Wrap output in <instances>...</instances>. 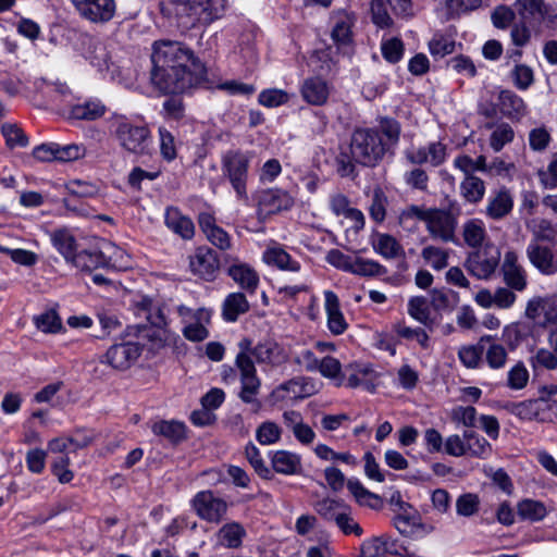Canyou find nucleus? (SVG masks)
I'll list each match as a JSON object with an SVG mask.
<instances>
[{"mask_svg":"<svg viewBox=\"0 0 557 557\" xmlns=\"http://www.w3.org/2000/svg\"><path fill=\"white\" fill-rule=\"evenodd\" d=\"M150 82L162 94H180L199 84L206 67L184 44L162 39L152 46Z\"/></svg>","mask_w":557,"mask_h":557,"instance_id":"f257e3e1","label":"nucleus"},{"mask_svg":"<svg viewBox=\"0 0 557 557\" xmlns=\"http://www.w3.org/2000/svg\"><path fill=\"white\" fill-rule=\"evenodd\" d=\"M239 351L235 358V366L239 372L240 389L239 399L250 405L252 412H258L262 404L259 400L261 380L257 374V369L252 358L259 364L278 367L286 362L287 355L284 348L273 341H264L252 346L249 338H243L238 343Z\"/></svg>","mask_w":557,"mask_h":557,"instance_id":"f03ea898","label":"nucleus"},{"mask_svg":"<svg viewBox=\"0 0 557 557\" xmlns=\"http://www.w3.org/2000/svg\"><path fill=\"white\" fill-rule=\"evenodd\" d=\"M400 132L399 122L392 117L381 119L377 127L355 129L350 138L352 160L363 166L377 165L397 146Z\"/></svg>","mask_w":557,"mask_h":557,"instance_id":"7ed1b4c3","label":"nucleus"},{"mask_svg":"<svg viewBox=\"0 0 557 557\" xmlns=\"http://www.w3.org/2000/svg\"><path fill=\"white\" fill-rule=\"evenodd\" d=\"M252 154L240 149H230L221 156V173L232 186L236 198L248 200L247 184Z\"/></svg>","mask_w":557,"mask_h":557,"instance_id":"20e7f679","label":"nucleus"},{"mask_svg":"<svg viewBox=\"0 0 557 557\" xmlns=\"http://www.w3.org/2000/svg\"><path fill=\"white\" fill-rule=\"evenodd\" d=\"M114 135L120 146L129 153L144 156L150 152L152 137L146 124H135L121 117L115 123Z\"/></svg>","mask_w":557,"mask_h":557,"instance_id":"39448f33","label":"nucleus"},{"mask_svg":"<svg viewBox=\"0 0 557 557\" xmlns=\"http://www.w3.org/2000/svg\"><path fill=\"white\" fill-rule=\"evenodd\" d=\"M170 4L175 5L176 14L187 13L193 18V23L200 22L209 24L224 14L227 1L207 0L206 3H196L190 1L173 2L172 0L162 1L160 2V9L163 14H171V11L166 8Z\"/></svg>","mask_w":557,"mask_h":557,"instance_id":"423d86ee","label":"nucleus"},{"mask_svg":"<svg viewBox=\"0 0 557 557\" xmlns=\"http://www.w3.org/2000/svg\"><path fill=\"white\" fill-rule=\"evenodd\" d=\"M458 213L449 209L430 208L425 230L430 237L442 243H457Z\"/></svg>","mask_w":557,"mask_h":557,"instance_id":"0eeeda50","label":"nucleus"},{"mask_svg":"<svg viewBox=\"0 0 557 557\" xmlns=\"http://www.w3.org/2000/svg\"><path fill=\"white\" fill-rule=\"evenodd\" d=\"M500 251L492 244L470 252L465 261L469 273L479 280H488L499 265Z\"/></svg>","mask_w":557,"mask_h":557,"instance_id":"6e6552de","label":"nucleus"},{"mask_svg":"<svg viewBox=\"0 0 557 557\" xmlns=\"http://www.w3.org/2000/svg\"><path fill=\"white\" fill-rule=\"evenodd\" d=\"M524 317L542 327L557 324V297L546 295L530 298L525 306Z\"/></svg>","mask_w":557,"mask_h":557,"instance_id":"1a4fd4ad","label":"nucleus"},{"mask_svg":"<svg viewBox=\"0 0 557 557\" xmlns=\"http://www.w3.org/2000/svg\"><path fill=\"white\" fill-rule=\"evenodd\" d=\"M191 506L200 519L211 523L221 522L228 508L227 503L216 497L211 491L197 493L191 500Z\"/></svg>","mask_w":557,"mask_h":557,"instance_id":"9d476101","label":"nucleus"},{"mask_svg":"<svg viewBox=\"0 0 557 557\" xmlns=\"http://www.w3.org/2000/svg\"><path fill=\"white\" fill-rule=\"evenodd\" d=\"M78 14L94 24H106L116 13L115 0H70Z\"/></svg>","mask_w":557,"mask_h":557,"instance_id":"9b49d317","label":"nucleus"},{"mask_svg":"<svg viewBox=\"0 0 557 557\" xmlns=\"http://www.w3.org/2000/svg\"><path fill=\"white\" fill-rule=\"evenodd\" d=\"M140 354L141 347L139 344L124 342L112 345L107 352L101 356L100 362L116 370H126L138 359Z\"/></svg>","mask_w":557,"mask_h":557,"instance_id":"f8f14e48","label":"nucleus"},{"mask_svg":"<svg viewBox=\"0 0 557 557\" xmlns=\"http://www.w3.org/2000/svg\"><path fill=\"white\" fill-rule=\"evenodd\" d=\"M407 161L413 165H442L447 158V147L441 141H432L426 146L410 147L405 151Z\"/></svg>","mask_w":557,"mask_h":557,"instance_id":"ddd939ff","label":"nucleus"},{"mask_svg":"<svg viewBox=\"0 0 557 557\" xmlns=\"http://www.w3.org/2000/svg\"><path fill=\"white\" fill-rule=\"evenodd\" d=\"M529 262L543 275L557 273V249L531 240L525 250Z\"/></svg>","mask_w":557,"mask_h":557,"instance_id":"4468645a","label":"nucleus"},{"mask_svg":"<svg viewBox=\"0 0 557 557\" xmlns=\"http://www.w3.org/2000/svg\"><path fill=\"white\" fill-rule=\"evenodd\" d=\"M500 271L506 286L517 292H523L527 288L528 274L519 263V256L516 251L508 250L505 252Z\"/></svg>","mask_w":557,"mask_h":557,"instance_id":"2eb2a0df","label":"nucleus"},{"mask_svg":"<svg viewBox=\"0 0 557 557\" xmlns=\"http://www.w3.org/2000/svg\"><path fill=\"white\" fill-rule=\"evenodd\" d=\"M315 393L314 383L304 376H297L280 384L272 393L276 400L302 399Z\"/></svg>","mask_w":557,"mask_h":557,"instance_id":"dca6fc26","label":"nucleus"},{"mask_svg":"<svg viewBox=\"0 0 557 557\" xmlns=\"http://www.w3.org/2000/svg\"><path fill=\"white\" fill-rule=\"evenodd\" d=\"M189 267L194 274L211 281L219 269V259L209 247H198L189 258Z\"/></svg>","mask_w":557,"mask_h":557,"instance_id":"f3484780","label":"nucleus"},{"mask_svg":"<svg viewBox=\"0 0 557 557\" xmlns=\"http://www.w3.org/2000/svg\"><path fill=\"white\" fill-rule=\"evenodd\" d=\"M293 206L294 198L287 191L278 188L262 191L258 201V210L264 214H275L289 210Z\"/></svg>","mask_w":557,"mask_h":557,"instance_id":"a211bd4d","label":"nucleus"},{"mask_svg":"<svg viewBox=\"0 0 557 557\" xmlns=\"http://www.w3.org/2000/svg\"><path fill=\"white\" fill-rule=\"evenodd\" d=\"M199 226L207 239L216 248L227 250L232 247L230 234L216 225L215 219L210 213H201L198 219Z\"/></svg>","mask_w":557,"mask_h":557,"instance_id":"6ab92c4d","label":"nucleus"},{"mask_svg":"<svg viewBox=\"0 0 557 557\" xmlns=\"http://www.w3.org/2000/svg\"><path fill=\"white\" fill-rule=\"evenodd\" d=\"M331 88L327 82L319 76L306 78L300 87L302 99L312 106H323L326 103Z\"/></svg>","mask_w":557,"mask_h":557,"instance_id":"aec40b11","label":"nucleus"},{"mask_svg":"<svg viewBox=\"0 0 557 557\" xmlns=\"http://www.w3.org/2000/svg\"><path fill=\"white\" fill-rule=\"evenodd\" d=\"M262 260L270 267H275L281 271L299 272L301 264L293 258L282 246L274 245L268 247L262 255Z\"/></svg>","mask_w":557,"mask_h":557,"instance_id":"412c9836","label":"nucleus"},{"mask_svg":"<svg viewBox=\"0 0 557 557\" xmlns=\"http://www.w3.org/2000/svg\"><path fill=\"white\" fill-rule=\"evenodd\" d=\"M324 298L325 311L327 314V327L332 334L341 335L347 330L348 324L341 311L339 299L332 290H325Z\"/></svg>","mask_w":557,"mask_h":557,"instance_id":"4be33fe9","label":"nucleus"},{"mask_svg":"<svg viewBox=\"0 0 557 557\" xmlns=\"http://www.w3.org/2000/svg\"><path fill=\"white\" fill-rule=\"evenodd\" d=\"M227 274L242 289H245L249 294H255L258 288L259 275L257 271L247 263L236 262L230 265Z\"/></svg>","mask_w":557,"mask_h":557,"instance_id":"5701e85b","label":"nucleus"},{"mask_svg":"<svg viewBox=\"0 0 557 557\" xmlns=\"http://www.w3.org/2000/svg\"><path fill=\"white\" fill-rule=\"evenodd\" d=\"M398 505L400 512L393 518L392 523L401 535L412 537L423 529L420 518L416 513L408 512V509H411L409 504L398 502Z\"/></svg>","mask_w":557,"mask_h":557,"instance_id":"b1692460","label":"nucleus"},{"mask_svg":"<svg viewBox=\"0 0 557 557\" xmlns=\"http://www.w3.org/2000/svg\"><path fill=\"white\" fill-rule=\"evenodd\" d=\"M513 208V198L508 189L500 188L487 199L485 214L492 220H500Z\"/></svg>","mask_w":557,"mask_h":557,"instance_id":"393cba45","label":"nucleus"},{"mask_svg":"<svg viewBox=\"0 0 557 557\" xmlns=\"http://www.w3.org/2000/svg\"><path fill=\"white\" fill-rule=\"evenodd\" d=\"M211 322V311L206 308H198L196 320L188 322L183 327V335L190 342H202L209 337L207 325Z\"/></svg>","mask_w":557,"mask_h":557,"instance_id":"a878e982","label":"nucleus"},{"mask_svg":"<svg viewBox=\"0 0 557 557\" xmlns=\"http://www.w3.org/2000/svg\"><path fill=\"white\" fill-rule=\"evenodd\" d=\"M164 220L166 226L182 238L190 239L194 236L195 226L193 221L188 216L182 214L177 208H168L165 210Z\"/></svg>","mask_w":557,"mask_h":557,"instance_id":"bb28decb","label":"nucleus"},{"mask_svg":"<svg viewBox=\"0 0 557 557\" xmlns=\"http://www.w3.org/2000/svg\"><path fill=\"white\" fill-rule=\"evenodd\" d=\"M139 310L152 326L158 329L168 326L169 309L164 304L153 301L150 298H143L139 302Z\"/></svg>","mask_w":557,"mask_h":557,"instance_id":"cd10ccee","label":"nucleus"},{"mask_svg":"<svg viewBox=\"0 0 557 557\" xmlns=\"http://www.w3.org/2000/svg\"><path fill=\"white\" fill-rule=\"evenodd\" d=\"M463 442L467 457L486 459L492 455L490 442L475 431L466 430Z\"/></svg>","mask_w":557,"mask_h":557,"instance_id":"c85d7f7f","label":"nucleus"},{"mask_svg":"<svg viewBox=\"0 0 557 557\" xmlns=\"http://www.w3.org/2000/svg\"><path fill=\"white\" fill-rule=\"evenodd\" d=\"M250 305L243 293L228 294L222 304V317L226 322H235L239 315L245 314Z\"/></svg>","mask_w":557,"mask_h":557,"instance_id":"c756f323","label":"nucleus"},{"mask_svg":"<svg viewBox=\"0 0 557 557\" xmlns=\"http://www.w3.org/2000/svg\"><path fill=\"white\" fill-rule=\"evenodd\" d=\"M546 401L544 397L539 399H528L519 403H510L506 406L509 413L520 420L532 421L540 419V413L544 411L542 404Z\"/></svg>","mask_w":557,"mask_h":557,"instance_id":"7c9ffc66","label":"nucleus"},{"mask_svg":"<svg viewBox=\"0 0 557 557\" xmlns=\"http://www.w3.org/2000/svg\"><path fill=\"white\" fill-rule=\"evenodd\" d=\"M373 250L385 259H396L404 256V248L392 235L380 233L372 240Z\"/></svg>","mask_w":557,"mask_h":557,"instance_id":"2f4dec72","label":"nucleus"},{"mask_svg":"<svg viewBox=\"0 0 557 557\" xmlns=\"http://www.w3.org/2000/svg\"><path fill=\"white\" fill-rule=\"evenodd\" d=\"M487 237L485 224L480 219H470L462 224V238L471 248H481Z\"/></svg>","mask_w":557,"mask_h":557,"instance_id":"473e14b6","label":"nucleus"},{"mask_svg":"<svg viewBox=\"0 0 557 557\" xmlns=\"http://www.w3.org/2000/svg\"><path fill=\"white\" fill-rule=\"evenodd\" d=\"M53 247L64 257L66 262H72L77 253L76 239L73 234L65 230H57L51 233Z\"/></svg>","mask_w":557,"mask_h":557,"instance_id":"72a5a7b5","label":"nucleus"},{"mask_svg":"<svg viewBox=\"0 0 557 557\" xmlns=\"http://www.w3.org/2000/svg\"><path fill=\"white\" fill-rule=\"evenodd\" d=\"M71 263L81 271L91 272L107 267L109 261L101 251L94 249L77 252Z\"/></svg>","mask_w":557,"mask_h":557,"instance_id":"f704fd0d","label":"nucleus"},{"mask_svg":"<svg viewBox=\"0 0 557 557\" xmlns=\"http://www.w3.org/2000/svg\"><path fill=\"white\" fill-rule=\"evenodd\" d=\"M272 467L277 473L295 474L301 469V458L287 450H277L272 456Z\"/></svg>","mask_w":557,"mask_h":557,"instance_id":"c9c22d12","label":"nucleus"},{"mask_svg":"<svg viewBox=\"0 0 557 557\" xmlns=\"http://www.w3.org/2000/svg\"><path fill=\"white\" fill-rule=\"evenodd\" d=\"M246 531L238 522H230L224 524L216 533L218 544L227 548H238Z\"/></svg>","mask_w":557,"mask_h":557,"instance_id":"e433bc0d","label":"nucleus"},{"mask_svg":"<svg viewBox=\"0 0 557 557\" xmlns=\"http://www.w3.org/2000/svg\"><path fill=\"white\" fill-rule=\"evenodd\" d=\"M331 37L338 45H347L351 40L352 17L347 12H338L333 16Z\"/></svg>","mask_w":557,"mask_h":557,"instance_id":"4c0bfd02","label":"nucleus"},{"mask_svg":"<svg viewBox=\"0 0 557 557\" xmlns=\"http://www.w3.org/2000/svg\"><path fill=\"white\" fill-rule=\"evenodd\" d=\"M151 431L154 435L163 436L170 442L177 443L185 438V425L178 421L161 420L152 424Z\"/></svg>","mask_w":557,"mask_h":557,"instance_id":"58836bf2","label":"nucleus"},{"mask_svg":"<svg viewBox=\"0 0 557 557\" xmlns=\"http://www.w3.org/2000/svg\"><path fill=\"white\" fill-rule=\"evenodd\" d=\"M547 3L544 0H516L517 13L524 22H540Z\"/></svg>","mask_w":557,"mask_h":557,"instance_id":"ea45409f","label":"nucleus"},{"mask_svg":"<svg viewBox=\"0 0 557 557\" xmlns=\"http://www.w3.org/2000/svg\"><path fill=\"white\" fill-rule=\"evenodd\" d=\"M491 336H484L476 345H465L458 350L460 362L468 369H476L483 361L484 347L481 345L484 341H490Z\"/></svg>","mask_w":557,"mask_h":557,"instance_id":"a19ab883","label":"nucleus"},{"mask_svg":"<svg viewBox=\"0 0 557 557\" xmlns=\"http://www.w3.org/2000/svg\"><path fill=\"white\" fill-rule=\"evenodd\" d=\"M459 302L458 293L450 289H433L430 304L435 311H453Z\"/></svg>","mask_w":557,"mask_h":557,"instance_id":"79ce46f5","label":"nucleus"},{"mask_svg":"<svg viewBox=\"0 0 557 557\" xmlns=\"http://www.w3.org/2000/svg\"><path fill=\"white\" fill-rule=\"evenodd\" d=\"M517 512L522 520H529L532 522L541 521L547 515L546 507L542 502L530 498L518 503Z\"/></svg>","mask_w":557,"mask_h":557,"instance_id":"37998d69","label":"nucleus"},{"mask_svg":"<svg viewBox=\"0 0 557 557\" xmlns=\"http://www.w3.org/2000/svg\"><path fill=\"white\" fill-rule=\"evenodd\" d=\"M106 112V107L99 100H89L81 104L73 106L71 116L76 120L92 121L101 117Z\"/></svg>","mask_w":557,"mask_h":557,"instance_id":"c03bdc74","label":"nucleus"},{"mask_svg":"<svg viewBox=\"0 0 557 557\" xmlns=\"http://www.w3.org/2000/svg\"><path fill=\"white\" fill-rule=\"evenodd\" d=\"M460 191L468 202L476 203L482 200L485 194V184L478 176H465L460 184Z\"/></svg>","mask_w":557,"mask_h":557,"instance_id":"a18cd8bd","label":"nucleus"},{"mask_svg":"<svg viewBox=\"0 0 557 557\" xmlns=\"http://www.w3.org/2000/svg\"><path fill=\"white\" fill-rule=\"evenodd\" d=\"M408 314L424 326L431 327L433 324L426 298L423 296H416L409 299Z\"/></svg>","mask_w":557,"mask_h":557,"instance_id":"49530a36","label":"nucleus"},{"mask_svg":"<svg viewBox=\"0 0 557 557\" xmlns=\"http://www.w3.org/2000/svg\"><path fill=\"white\" fill-rule=\"evenodd\" d=\"M349 273L366 277H375L385 275L387 273V269L375 260L356 258L354 259Z\"/></svg>","mask_w":557,"mask_h":557,"instance_id":"de8ad7c7","label":"nucleus"},{"mask_svg":"<svg viewBox=\"0 0 557 557\" xmlns=\"http://www.w3.org/2000/svg\"><path fill=\"white\" fill-rule=\"evenodd\" d=\"M421 257L433 270L441 271L448 265L449 252L447 249L429 245L421 250Z\"/></svg>","mask_w":557,"mask_h":557,"instance_id":"09e8293b","label":"nucleus"},{"mask_svg":"<svg viewBox=\"0 0 557 557\" xmlns=\"http://www.w3.org/2000/svg\"><path fill=\"white\" fill-rule=\"evenodd\" d=\"M396 334L404 339H414L422 349L431 348L430 336L426 331L422 327H411L405 323H397L395 325Z\"/></svg>","mask_w":557,"mask_h":557,"instance_id":"8fccbe9b","label":"nucleus"},{"mask_svg":"<svg viewBox=\"0 0 557 557\" xmlns=\"http://www.w3.org/2000/svg\"><path fill=\"white\" fill-rule=\"evenodd\" d=\"M159 148L162 159L172 162L177 157V146L174 135L165 127L159 126Z\"/></svg>","mask_w":557,"mask_h":557,"instance_id":"3c124183","label":"nucleus"},{"mask_svg":"<svg viewBox=\"0 0 557 557\" xmlns=\"http://www.w3.org/2000/svg\"><path fill=\"white\" fill-rule=\"evenodd\" d=\"M381 52L387 62L392 64L398 63L403 59L405 52L404 42L397 37L383 39L381 42Z\"/></svg>","mask_w":557,"mask_h":557,"instance_id":"603ef678","label":"nucleus"},{"mask_svg":"<svg viewBox=\"0 0 557 557\" xmlns=\"http://www.w3.org/2000/svg\"><path fill=\"white\" fill-rule=\"evenodd\" d=\"M515 133L507 123L498 124L491 134L490 146L495 152H499L505 145L513 140Z\"/></svg>","mask_w":557,"mask_h":557,"instance_id":"864d4df0","label":"nucleus"},{"mask_svg":"<svg viewBox=\"0 0 557 557\" xmlns=\"http://www.w3.org/2000/svg\"><path fill=\"white\" fill-rule=\"evenodd\" d=\"M500 110L506 115L519 114L524 109L522 98L510 90H502L498 96Z\"/></svg>","mask_w":557,"mask_h":557,"instance_id":"5fc2aeb1","label":"nucleus"},{"mask_svg":"<svg viewBox=\"0 0 557 557\" xmlns=\"http://www.w3.org/2000/svg\"><path fill=\"white\" fill-rule=\"evenodd\" d=\"M484 357L491 369L499 370L505 368L508 360V352L502 344L492 343L487 349L484 350Z\"/></svg>","mask_w":557,"mask_h":557,"instance_id":"6e6d98bb","label":"nucleus"},{"mask_svg":"<svg viewBox=\"0 0 557 557\" xmlns=\"http://www.w3.org/2000/svg\"><path fill=\"white\" fill-rule=\"evenodd\" d=\"M529 377L525 364L518 361L507 373V386L515 391L522 389L528 385Z\"/></svg>","mask_w":557,"mask_h":557,"instance_id":"4d7b16f0","label":"nucleus"},{"mask_svg":"<svg viewBox=\"0 0 557 557\" xmlns=\"http://www.w3.org/2000/svg\"><path fill=\"white\" fill-rule=\"evenodd\" d=\"M289 95L277 88H270L262 90L258 96V102L267 108H276L289 101Z\"/></svg>","mask_w":557,"mask_h":557,"instance_id":"13d9d810","label":"nucleus"},{"mask_svg":"<svg viewBox=\"0 0 557 557\" xmlns=\"http://www.w3.org/2000/svg\"><path fill=\"white\" fill-rule=\"evenodd\" d=\"M281 428L272 421L261 423L256 431V438L262 445H272L280 441Z\"/></svg>","mask_w":557,"mask_h":557,"instance_id":"bf43d9fd","label":"nucleus"},{"mask_svg":"<svg viewBox=\"0 0 557 557\" xmlns=\"http://www.w3.org/2000/svg\"><path fill=\"white\" fill-rule=\"evenodd\" d=\"M34 322L36 327L44 333H57L62 327L61 319L53 310L36 315Z\"/></svg>","mask_w":557,"mask_h":557,"instance_id":"052dcab7","label":"nucleus"},{"mask_svg":"<svg viewBox=\"0 0 557 557\" xmlns=\"http://www.w3.org/2000/svg\"><path fill=\"white\" fill-rule=\"evenodd\" d=\"M313 508L323 519L335 521L336 515H339L345 509V506L335 499L324 498L317 502Z\"/></svg>","mask_w":557,"mask_h":557,"instance_id":"680f3d73","label":"nucleus"},{"mask_svg":"<svg viewBox=\"0 0 557 557\" xmlns=\"http://www.w3.org/2000/svg\"><path fill=\"white\" fill-rule=\"evenodd\" d=\"M314 454L322 460L342 461L347 465L355 466L356 458L349 453H336L325 444H318L314 447Z\"/></svg>","mask_w":557,"mask_h":557,"instance_id":"e2e57ef3","label":"nucleus"},{"mask_svg":"<svg viewBox=\"0 0 557 557\" xmlns=\"http://www.w3.org/2000/svg\"><path fill=\"white\" fill-rule=\"evenodd\" d=\"M533 369L542 368L545 370L557 369V354L552 349L539 348L530 359Z\"/></svg>","mask_w":557,"mask_h":557,"instance_id":"0e129e2a","label":"nucleus"},{"mask_svg":"<svg viewBox=\"0 0 557 557\" xmlns=\"http://www.w3.org/2000/svg\"><path fill=\"white\" fill-rule=\"evenodd\" d=\"M334 522L345 535L361 536L363 534V529L355 521L346 507L339 515H336Z\"/></svg>","mask_w":557,"mask_h":557,"instance_id":"69168bd1","label":"nucleus"},{"mask_svg":"<svg viewBox=\"0 0 557 557\" xmlns=\"http://www.w3.org/2000/svg\"><path fill=\"white\" fill-rule=\"evenodd\" d=\"M456 44L448 37L435 35L429 42L430 53L435 58H443L455 51Z\"/></svg>","mask_w":557,"mask_h":557,"instance_id":"338daca9","label":"nucleus"},{"mask_svg":"<svg viewBox=\"0 0 557 557\" xmlns=\"http://www.w3.org/2000/svg\"><path fill=\"white\" fill-rule=\"evenodd\" d=\"M360 557H386L382 535L364 540L360 545Z\"/></svg>","mask_w":557,"mask_h":557,"instance_id":"774afa93","label":"nucleus"}]
</instances>
